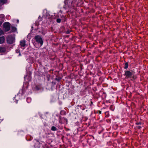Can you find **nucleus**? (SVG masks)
Returning <instances> with one entry per match:
<instances>
[{"instance_id": "nucleus-1", "label": "nucleus", "mask_w": 148, "mask_h": 148, "mask_svg": "<svg viewBox=\"0 0 148 148\" xmlns=\"http://www.w3.org/2000/svg\"><path fill=\"white\" fill-rule=\"evenodd\" d=\"M77 0H65L64 1V5L63 8L65 10L74 8L76 4Z\"/></svg>"}, {"instance_id": "nucleus-2", "label": "nucleus", "mask_w": 148, "mask_h": 148, "mask_svg": "<svg viewBox=\"0 0 148 148\" xmlns=\"http://www.w3.org/2000/svg\"><path fill=\"white\" fill-rule=\"evenodd\" d=\"M34 39L36 43H37L39 47H40L43 45V42L41 36L39 35H37L34 37Z\"/></svg>"}, {"instance_id": "nucleus-3", "label": "nucleus", "mask_w": 148, "mask_h": 148, "mask_svg": "<svg viewBox=\"0 0 148 148\" xmlns=\"http://www.w3.org/2000/svg\"><path fill=\"white\" fill-rule=\"evenodd\" d=\"M7 42L10 44H12L15 41V35L13 34L9 36L7 39Z\"/></svg>"}, {"instance_id": "nucleus-4", "label": "nucleus", "mask_w": 148, "mask_h": 148, "mask_svg": "<svg viewBox=\"0 0 148 148\" xmlns=\"http://www.w3.org/2000/svg\"><path fill=\"white\" fill-rule=\"evenodd\" d=\"M44 144V143L42 142H40L36 140L35 142L34 147L35 148H42Z\"/></svg>"}, {"instance_id": "nucleus-5", "label": "nucleus", "mask_w": 148, "mask_h": 148, "mask_svg": "<svg viewBox=\"0 0 148 148\" xmlns=\"http://www.w3.org/2000/svg\"><path fill=\"white\" fill-rule=\"evenodd\" d=\"M3 27L5 31H8L10 29V24L8 22H5L3 24Z\"/></svg>"}, {"instance_id": "nucleus-6", "label": "nucleus", "mask_w": 148, "mask_h": 148, "mask_svg": "<svg viewBox=\"0 0 148 148\" xmlns=\"http://www.w3.org/2000/svg\"><path fill=\"white\" fill-rule=\"evenodd\" d=\"M20 45L19 47L20 49H22V50L25 48L24 47L25 45V40L21 41L20 42Z\"/></svg>"}, {"instance_id": "nucleus-7", "label": "nucleus", "mask_w": 148, "mask_h": 148, "mask_svg": "<svg viewBox=\"0 0 148 148\" xmlns=\"http://www.w3.org/2000/svg\"><path fill=\"white\" fill-rule=\"evenodd\" d=\"M125 75L128 78L130 77L132 75V73L129 71H126L125 72Z\"/></svg>"}, {"instance_id": "nucleus-8", "label": "nucleus", "mask_w": 148, "mask_h": 148, "mask_svg": "<svg viewBox=\"0 0 148 148\" xmlns=\"http://www.w3.org/2000/svg\"><path fill=\"white\" fill-rule=\"evenodd\" d=\"M6 51L5 48L4 47L2 46L0 47V52L4 53Z\"/></svg>"}, {"instance_id": "nucleus-9", "label": "nucleus", "mask_w": 148, "mask_h": 148, "mask_svg": "<svg viewBox=\"0 0 148 148\" xmlns=\"http://www.w3.org/2000/svg\"><path fill=\"white\" fill-rule=\"evenodd\" d=\"M5 41L4 37L3 36L0 37V44L3 43Z\"/></svg>"}, {"instance_id": "nucleus-10", "label": "nucleus", "mask_w": 148, "mask_h": 148, "mask_svg": "<svg viewBox=\"0 0 148 148\" xmlns=\"http://www.w3.org/2000/svg\"><path fill=\"white\" fill-rule=\"evenodd\" d=\"M33 137L30 136L28 135L26 137V139L27 141H30L32 139Z\"/></svg>"}, {"instance_id": "nucleus-11", "label": "nucleus", "mask_w": 148, "mask_h": 148, "mask_svg": "<svg viewBox=\"0 0 148 148\" xmlns=\"http://www.w3.org/2000/svg\"><path fill=\"white\" fill-rule=\"evenodd\" d=\"M6 1L7 0H0V5L5 3Z\"/></svg>"}, {"instance_id": "nucleus-12", "label": "nucleus", "mask_w": 148, "mask_h": 148, "mask_svg": "<svg viewBox=\"0 0 148 148\" xmlns=\"http://www.w3.org/2000/svg\"><path fill=\"white\" fill-rule=\"evenodd\" d=\"M21 49H20V48H19V49L16 50V53H19L18 56H21V53L20 52V51L21 50Z\"/></svg>"}, {"instance_id": "nucleus-13", "label": "nucleus", "mask_w": 148, "mask_h": 148, "mask_svg": "<svg viewBox=\"0 0 148 148\" xmlns=\"http://www.w3.org/2000/svg\"><path fill=\"white\" fill-rule=\"evenodd\" d=\"M32 99L30 97H28L27 98L26 101L28 103H29L31 101Z\"/></svg>"}, {"instance_id": "nucleus-14", "label": "nucleus", "mask_w": 148, "mask_h": 148, "mask_svg": "<svg viewBox=\"0 0 148 148\" xmlns=\"http://www.w3.org/2000/svg\"><path fill=\"white\" fill-rule=\"evenodd\" d=\"M51 130L53 131H56L57 130V128L54 126H53L51 127Z\"/></svg>"}, {"instance_id": "nucleus-15", "label": "nucleus", "mask_w": 148, "mask_h": 148, "mask_svg": "<svg viewBox=\"0 0 148 148\" xmlns=\"http://www.w3.org/2000/svg\"><path fill=\"white\" fill-rule=\"evenodd\" d=\"M12 31L13 32H15L16 30V28L14 27H12Z\"/></svg>"}, {"instance_id": "nucleus-16", "label": "nucleus", "mask_w": 148, "mask_h": 148, "mask_svg": "<svg viewBox=\"0 0 148 148\" xmlns=\"http://www.w3.org/2000/svg\"><path fill=\"white\" fill-rule=\"evenodd\" d=\"M125 66L124 67V68L125 69H127L128 67V63H125Z\"/></svg>"}, {"instance_id": "nucleus-17", "label": "nucleus", "mask_w": 148, "mask_h": 148, "mask_svg": "<svg viewBox=\"0 0 148 148\" xmlns=\"http://www.w3.org/2000/svg\"><path fill=\"white\" fill-rule=\"evenodd\" d=\"M3 34V32L0 29V36Z\"/></svg>"}, {"instance_id": "nucleus-18", "label": "nucleus", "mask_w": 148, "mask_h": 148, "mask_svg": "<svg viewBox=\"0 0 148 148\" xmlns=\"http://www.w3.org/2000/svg\"><path fill=\"white\" fill-rule=\"evenodd\" d=\"M61 21V20L60 18H58L57 19V22L58 23H60Z\"/></svg>"}, {"instance_id": "nucleus-19", "label": "nucleus", "mask_w": 148, "mask_h": 148, "mask_svg": "<svg viewBox=\"0 0 148 148\" xmlns=\"http://www.w3.org/2000/svg\"><path fill=\"white\" fill-rule=\"evenodd\" d=\"M0 17L1 18H3L4 17V15L3 14H1L0 15Z\"/></svg>"}, {"instance_id": "nucleus-20", "label": "nucleus", "mask_w": 148, "mask_h": 148, "mask_svg": "<svg viewBox=\"0 0 148 148\" xmlns=\"http://www.w3.org/2000/svg\"><path fill=\"white\" fill-rule=\"evenodd\" d=\"M141 127V126H138V128H139V129H140V128Z\"/></svg>"}, {"instance_id": "nucleus-21", "label": "nucleus", "mask_w": 148, "mask_h": 148, "mask_svg": "<svg viewBox=\"0 0 148 148\" xmlns=\"http://www.w3.org/2000/svg\"><path fill=\"white\" fill-rule=\"evenodd\" d=\"M19 21V20H17V23H18Z\"/></svg>"}, {"instance_id": "nucleus-22", "label": "nucleus", "mask_w": 148, "mask_h": 148, "mask_svg": "<svg viewBox=\"0 0 148 148\" xmlns=\"http://www.w3.org/2000/svg\"><path fill=\"white\" fill-rule=\"evenodd\" d=\"M2 22H1V21L0 22V25H1V24H2Z\"/></svg>"}, {"instance_id": "nucleus-23", "label": "nucleus", "mask_w": 148, "mask_h": 148, "mask_svg": "<svg viewBox=\"0 0 148 148\" xmlns=\"http://www.w3.org/2000/svg\"><path fill=\"white\" fill-rule=\"evenodd\" d=\"M17 102H18V100H16V103H17Z\"/></svg>"}, {"instance_id": "nucleus-24", "label": "nucleus", "mask_w": 148, "mask_h": 148, "mask_svg": "<svg viewBox=\"0 0 148 148\" xmlns=\"http://www.w3.org/2000/svg\"><path fill=\"white\" fill-rule=\"evenodd\" d=\"M20 93H19L17 95V96H18L19 95H20Z\"/></svg>"}, {"instance_id": "nucleus-25", "label": "nucleus", "mask_w": 148, "mask_h": 148, "mask_svg": "<svg viewBox=\"0 0 148 148\" xmlns=\"http://www.w3.org/2000/svg\"><path fill=\"white\" fill-rule=\"evenodd\" d=\"M23 89L21 91H20V92H23Z\"/></svg>"}, {"instance_id": "nucleus-26", "label": "nucleus", "mask_w": 148, "mask_h": 148, "mask_svg": "<svg viewBox=\"0 0 148 148\" xmlns=\"http://www.w3.org/2000/svg\"><path fill=\"white\" fill-rule=\"evenodd\" d=\"M110 109H111L112 110H112V109H111V107H110Z\"/></svg>"}, {"instance_id": "nucleus-27", "label": "nucleus", "mask_w": 148, "mask_h": 148, "mask_svg": "<svg viewBox=\"0 0 148 148\" xmlns=\"http://www.w3.org/2000/svg\"><path fill=\"white\" fill-rule=\"evenodd\" d=\"M16 97V96H15V97H14V99Z\"/></svg>"}, {"instance_id": "nucleus-28", "label": "nucleus", "mask_w": 148, "mask_h": 148, "mask_svg": "<svg viewBox=\"0 0 148 148\" xmlns=\"http://www.w3.org/2000/svg\"><path fill=\"white\" fill-rule=\"evenodd\" d=\"M39 47H40L39 46Z\"/></svg>"}]
</instances>
